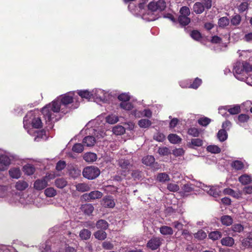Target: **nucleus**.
<instances>
[{
	"label": "nucleus",
	"mask_w": 252,
	"mask_h": 252,
	"mask_svg": "<svg viewBox=\"0 0 252 252\" xmlns=\"http://www.w3.org/2000/svg\"><path fill=\"white\" fill-rule=\"evenodd\" d=\"M74 93L68 92L61 95L53 100L51 103H49L42 108L41 113L43 115L46 124L50 128H52V123L57 121L55 113L60 112V110L64 113H67L71 109L72 103L73 102Z\"/></svg>",
	"instance_id": "f257e3e1"
},
{
	"label": "nucleus",
	"mask_w": 252,
	"mask_h": 252,
	"mask_svg": "<svg viewBox=\"0 0 252 252\" xmlns=\"http://www.w3.org/2000/svg\"><path fill=\"white\" fill-rule=\"evenodd\" d=\"M252 71V66L246 62H236L233 66V71L238 75L248 73Z\"/></svg>",
	"instance_id": "f03ea898"
},
{
	"label": "nucleus",
	"mask_w": 252,
	"mask_h": 252,
	"mask_svg": "<svg viewBox=\"0 0 252 252\" xmlns=\"http://www.w3.org/2000/svg\"><path fill=\"white\" fill-rule=\"evenodd\" d=\"M100 174L99 169L94 166H89L85 167L82 171L84 178L89 180H93L96 178Z\"/></svg>",
	"instance_id": "7ed1b4c3"
},
{
	"label": "nucleus",
	"mask_w": 252,
	"mask_h": 252,
	"mask_svg": "<svg viewBox=\"0 0 252 252\" xmlns=\"http://www.w3.org/2000/svg\"><path fill=\"white\" fill-rule=\"evenodd\" d=\"M162 241L161 238L154 236L148 241L146 247L152 251L157 250L161 246Z\"/></svg>",
	"instance_id": "20e7f679"
},
{
	"label": "nucleus",
	"mask_w": 252,
	"mask_h": 252,
	"mask_svg": "<svg viewBox=\"0 0 252 252\" xmlns=\"http://www.w3.org/2000/svg\"><path fill=\"white\" fill-rule=\"evenodd\" d=\"M48 185L47 176L44 177L41 179L36 180L34 183L33 187L37 190H41L45 189Z\"/></svg>",
	"instance_id": "39448f33"
},
{
	"label": "nucleus",
	"mask_w": 252,
	"mask_h": 252,
	"mask_svg": "<svg viewBox=\"0 0 252 252\" xmlns=\"http://www.w3.org/2000/svg\"><path fill=\"white\" fill-rule=\"evenodd\" d=\"M102 193L98 190H94L90 192L89 193H85L83 195V198L87 201L99 199L102 197Z\"/></svg>",
	"instance_id": "423d86ee"
},
{
	"label": "nucleus",
	"mask_w": 252,
	"mask_h": 252,
	"mask_svg": "<svg viewBox=\"0 0 252 252\" xmlns=\"http://www.w3.org/2000/svg\"><path fill=\"white\" fill-rule=\"evenodd\" d=\"M10 159L6 155L0 156V171L6 170L10 164Z\"/></svg>",
	"instance_id": "0eeeda50"
},
{
	"label": "nucleus",
	"mask_w": 252,
	"mask_h": 252,
	"mask_svg": "<svg viewBox=\"0 0 252 252\" xmlns=\"http://www.w3.org/2000/svg\"><path fill=\"white\" fill-rule=\"evenodd\" d=\"M119 165L123 169L122 175L124 176H126V171H128L131 166L129 160L125 159H121L119 160Z\"/></svg>",
	"instance_id": "6e6552de"
},
{
	"label": "nucleus",
	"mask_w": 252,
	"mask_h": 252,
	"mask_svg": "<svg viewBox=\"0 0 252 252\" xmlns=\"http://www.w3.org/2000/svg\"><path fill=\"white\" fill-rule=\"evenodd\" d=\"M80 209L85 215L90 216L94 211V207L91 204H85L81 205Z\"/></svg>",
	"instance_id": "1a4fd4ad"
},
{
	"label": "nucleus",
	"mask_w": 252,
	"mask_h": 252,
	"mask_svg": "<svg viewBox=\"0 0 252 252\" xmlns=\"http://www.w3.org/2000/svg\"><path fill=\"white\" fill-rule=\"evenodd\" d=\"M68 170L69 175L74 179L78 177L81 175V170L73 166H69Z\"/></svg>",
	"instance_id": "9d476101"
},
{
	"label": "nucleus",
	"mask_w": 252,
	"mask_h": 252,
	"mask_svg": "<svg viewBox=\"0 0 252 252\" xmlns=\"http://www.w3.org/2000/svg\"><path fill=\"white\" fill-rule=\"evenodd\" d=\"M159 232L163 235H172L173 234V230L172 227L166 226L162 225L159 228Z\"/></svg>",
	"instance_id": "9b49d317"
},
{
	"label": "nucleus",
	"mask_w": 252,
	"mask_h": 252,
	"mask_svg": "<svg viewBox=\"0 0 252 252\" xmlns=\"http://www.w3.org/2000/svg\"><path fill=\"white\" fill-rule=\"evenodd\" d=\"M102 204L105 207L112 208L115 205L114 200L110 197H106L103 199Z\"/></svg>",
	"instance_id": "f8f14e48"
},
{
	"label": "nucleus",
	"mask_w": 252,
	"mask_h": 252,
	"mask_svg": "<svg viewBox=\"0 0 252 252\" xmlns=\"http://www.w3.org/2000/svg\"><path fill=\"white\" fill-rule=\"evenodd\" d=\"M96 142V140L94 137L93 136H86L83 140V143L87 147L93 146Z\"/></svg>",
	"instance_id": "ddd939ff"
},
{
	"label": "nucleus",
	"mask_w": 252,
	"mask_h": 252,
	"mask_svg": "<svg viewBox=\"0 0 252 252\" xmlns=\"http://www.w3.org/2000/svg\"><path fill=\"white\" fill-rule=\"evenodd\" d=\"M220 220L222 224L225 226H230L233 223V219L228 215L222 216Z\"/></svg>",
	"instance_id": "4468645a"
},
{
	"label": "nucleus",
	"mask_w": 252,
	"mask_h": 252,
	"mask_svg": "<svg viewBox=\"0 0 252 252\" xmlns=\"http://www.w3.org/2000/svg\"><path fill=\"white\" fill-rule=\"evenodd\" d=\"M84 159L88 162H92L97 159V156L94 153H87L83 156Z\"/></svg>",
	"instance_id": "2eb2a0df"
},
{
	"label": "nucleus",
	"mask_w": 252,
	"mask_h": 252,
	"mask_svg": "<svg viewBox=\"0 0 252 252\" xmlns=\"http://www.w3.org/2000/svg\"><path fill=\"white\" fill-rule=\"evenodd\" d=\"M95 226L97 229L105 230L108 228L109 224L105 220L101 219L96 221Z\"/></svg>",
	"instance_id": "dca6fc26"
},
{
	"label": "nucleus",
	"mask_w": 252,
	"mask_h": 252,
	"mask_svg": "<svg viewBox=\"0 0 252 252\" xmlns=\"http://www.w3.org/2000/svg\"><path fill=\"white\" fill-rule=\"evenodd\" d=\"M221 244L223 246L232 247L234 244V240L232 237H225L221 240Z\"/></svg>",
	"instance_id": "f3484780"
},
{
	"label": "nucleus",
	"mask_w": 252,
	"mask_h": 252,
	"mask_svg": "<svg viewBox=\"0 0 252 252\" xmlns=\"http://www.w3.org/2000/svg\"><path fill=\"white\" fill-rule=\"evenodd\" d=\"M91 234L92 233L89 230L84 228L80 231L79 236L82 240H87L90 238Z\"/></svg>",
	"instance_id": "a211bd4d"
},
{
	"label": "nucleus",
	"mask_w": 252,
	"mask_h": 252,
	"mask_svg": "<svg viewBox=\"0 0 252 252\" xmlns=\"http://www.w3.org/2000/svg\"><path fill=\"white\" fill-rule=\"evenodd\" d=\"M32 126L34 128H40L43 126V123H42L40 117H34L32 121Z\"/></svg>",
	"instance_id": "6ab92c4d"
},
{
	"label": "nucleus",
	"mask_w": 252,
	"mask_h": 252,
	"mask_svg": "<svg viewBox=\"0 0 252 252\" xmlns=\"http://www.w3.org/2000/svg\"><path fill=\"white\" fill-rule=\"evenodd\" d=\"M231 166L235 170L238 171L242 170L244 168L245 165L242 161L235 160L232 162Z\"/></svg>",
	"instance_id": "aec40b11"
},
{
	"label": "nucleus",
	"mask_w": 252,
	"mask_h": 252,
	"mask_svg": "<svg viewBox=\"0 0 252 252\" xmlns=\"http://www.w3.org/2000/svg\"><path fill=\"white\" fill-rule=\"evenodd\" d=\"M180 24L182 27H185L188 25L190 22V19L188 16H184L183 15H179L177 22Z\"/></svg>",
	"instance_id": "412c9836"
},
{
	"label": "nucleus",
	"mask_w": 252,
	"mask_h": 252,
	"mask_svg": "<svg viewBox=\"0 0 252 252\" xmlns=\"http://www.w3.org/2000/svg\"><path fill=\"white\" fill-rule=\"evenodd\" d=\"M9 174L12 178L18 179L21 176V171L19 168H13L9 170Z\"/></svg>",
	"instance_id": "4be33fe9"
},
{
	"label": "nucleus",
	"mask_w": 252,
	"mask_h": 252,
	"mask_svg": "<svg viewBox=\"0 0 252 252\" xmlns=\"http://www.w3.org/2000/svg\"><path fill=\"white\" fill-rule=\"evenodd\" d=\"M193 10L197 14L202 13L205 10L202 3L200 2H195L193 6Z\"/></svg>",
	"instance_id": "5701e85b"
},
{
	"label": "nucleus",
	"mask_w": 252,
	"mask_h": 252,
	"mask_svg": "<svg viewBox=\"0 0 252 252\" xmlns=\"http://www.w3.org/2000/svg\"><path fill=\"white\" fill-rule=\"evenodd\" d=\"M94 237L98 240H104L107 237V233L103 230H98L94 234Z\"/></svg>",
	"instance_id": "b1692460"
},
{
	"label": "nucleus",
	"mask_w": 252,
	"mask_h": 252,
	"mask_svg": "<svg viewBox=\"0 0 252 252\" xmlns=\"http://www.w3.org/2000/svg\"><path fill=\"white\" fill-rule=\"evenodd\" d=\"M239 181L243 185H248L251 183V177L247 174H244L239 177Z\"/></svg>",
	"instance_id": "393cba45"
},
{
	"label": "nucleus",
	"mask_w": 252,
	"mask_h": 252,
	"mask_svg": "<svg viewBox=\"0 0 252 252\" xmlns=\"http://www.w3.org/2000/svg\"><path fill=\"white\" fill-rule=\"evenodd\" d=\"M168 139L172 144L179 143L182 139L176 134H170L168 136Z\"/></svg>",
	"instance_id": "a878e982"
},
{
	"label": "nucleus",
	"mask_w": 252,
	"mask_h": 252,
	"mask_svg": "<svg viewBox=\"0 0 252 252\" xmlns=\"http://www.w3.org/2000/svg\"><path fill=\"white\" fill-rule=\"evenodd\" d=\"M190 36L194 40L199 41L202 38V35L200 32L196 30H192L190 33Z\"/></svg>",
	"instance_id": "bb28decb"
},
{
	"label": "nucleus",
	"mask_w": 252,
	"mask_h": 252,
	"mask_svg": "<svg viewBox=\"0 0 252 252\" xmlns=\"http://www.w3.org/2000/svg\"><path fill=\"white\" fill-rule=\"evenodd\" d=\"M227 133L226 132V130L224 129H221L219 130L217 137L219 140L221 142H223L226 140L227 138Z\"/></svg>",
	"instance_id": "cd10ccee"
},
{
	"label": "nucleus",
	"mask_w": 252,
	"mask_h": 252,
	"mask_svg": "<svg viewBox=\"0 0 252 252\" xmlns=\"http://www.w3.org/2000/svg\"><path fill=\"white\" fill-rule=\"evenodd\" d=\"M29 186L28 184L25 181H19L15 185L16 189L20 191H22L26 189Z\"/></svg>",
	"instance_id": "c85d7f7f"
},
{
	"label": "nucleus",
	"mask_w": 252,
	"mask_h": 252,
	"mask_svg": "<svg viewBox=\"0 0 252 252\" xmlns=\"http://www.w3.org/2000/svg\"><path fill=\"white\" fill-rule=\"evenodd\" d=\"M77 94L82 98L88 99H90L93 95L92 93L88 90H79L78 91Z\"/></svg>",
	"instance_id": "c756f323"
},
{
	"label": "nucleus",
	"mask_w": 252,
	"mask_h": 252,
	"mask_svg": "<svg viewBox=\"0 0 252 252\" xmlns=\"http://www.w3.org/2000/svg\"><path fill=\"white\" fill-rule=\"evenodd\" d=\"M76 190L80 192H85L90 190V186L86 183H79L76 186Z\"/></svg>",
	"instance_id": "7c9ffc66"
},
{
	"label": "nucleus",
	"mask_w": 252,
	"mask_h": 252,
	"mask_svg": "<svg viewBox=\"0 0 252 252\" xmlns=\"http://www.w3.org/2000/svg\"><path fill=\"white\" fill-rule=\"evenodd\" d=\"M155 159L153 156H147L142 158V163L147 166H151L154 162Z\"/></svg>",
	"instance_id": "2f4dec72"
},
{
	"label": "nucleus",
	"mask_w": 252,
	"mask_h": 252,
	"mask_svg": "<svg viewBox=\"0 0 252 252\" xmlns=\"http://www.w3.org/2000/svg\"><path fill=\"white\" fill-rule=\"evenodd\" d=\"M35 168L31 164L25 165L23 167V171L25 173L28 175H32L35 172Z\"/></svg>",
	"instance_id": "473e14b6"
},
{
	"label": "nucleus",
	"mask_w": 252,
	"mask_h": 252,
	"mask_svg": "<svg viewBox=\"0 0 252 252\" xmlns=\"http://www.w3.org/2000/svg\"><path fill=\"white\" fill-rule=\"evenodd\" d=\"M157 180L160 182H165L169 181L170 179L169 176L166 173H160L158 174Z\"/></svg>",
	"instance_id": "72a5a7b5"
},
{
	"label": "nucleus",
	"mask_w": 252,
	"mask_h": 252,
	"mask_svg": "<svg viewBox=\"0 0 252 252\" xmlns=\"http://www.w3.org/2000/svg\"><path fill=\"white\" fill-rule=\"evenodd\" d=\"M151 125V121L148 119H142L138 121V125L141 128H148Z\"/></svg>",
	"instance_id": "f704fd0d"
},
{
	"label": "nucleus",
	"mask_w": 252,
	"mask_h": 252,
	"mask_svg": "<svg viewBox=\"0 0 252 252\" xmlns=\"http://www.w3.org/2000/svg\"><path fill=\"white\" fill-rule=\"evenodd\" d=\"M55 186L60 189H63L67 185L66 181L63 178H59L55 180Z\"/></svg>",
	"instance_id": "c9c22d12"
},
{
	"label": "nucleus",
	"mask_w": 252,
	"mask_h": 252,
	"mask_svg": "<svg viewBox=\"0 0 252 252\" xmlns=\"http://www.w3.org/2000/svg\"><path fill=\"white\" fill-rule=\"evenodd\" d=\"M229 20L227 17H222L219 19L218 25L220 27L224 28L229 24Z\"/></svg>",
	"instance_id": "e433bc0d"
},
{
	"label": "nucleus",
	"mask_w": 252,
	"mask_h": 252,
	"mask_svg": "<svg viewBox=\"0 0 252 252\" xmlns=\"http://www.w3.org/2000/svg\"><path fill=\"white\" fill-rule=\"evenodd\" d=\"M113 132L117 135H122L125 132V128L122 126L118 125L113 127Z\"/></svg>",
	"instance_id": "4c0bfd02"
},
{
	"label": "nucleus",
	"mask_w": 252,
	"mask_h": 252,
	"mask_svg": "<svg viewBox=\"0 0 252 252\" xmlns=\"http://www.w3.org/2000/svg\"><path fill=\"white\" fill-rule=\"evenodd\" d=\"M202 80L198 77H196L194 79L193 82L191 83L190 82V84L189 86V88H192L193 89H197L202 84Z\"/></svg>",
	"instance_id": "58836bf2"
},
{
	"label": "nucleus",
	"mask_w": 252,
	"mask_h": 252,
	"mask_svg": "<svg viewBox=\"0 0 252 252\" xmlns=\"http://www.w3.org/2000/svg\"><path fill=\"white\" fill-rule=\"evenodd\" d=\"M188 133L193 137H198L200 134V130L197 128L192 127L188 129Z\"/></svg>",
	"instance_id": "ea45409f"
},
{
	"label": "nucleus",
	"mask_w": 252,
	"mask_h": 252,
	"mask_svg": "<svg viewBox=\"0 0 252 252\" xmlns=\"http://www.w3.org/2000/svg\"><path fill=\"white\" fill-rule=\"evenodd\" d=\"M221 233L218 231H212L209 234V238L213 240H217L221 237Z\"/></svg>",
	"instance_id": "a19ab883"
},
{
	"label": "nucleus",
	"mask_w": 252,
	"mask_h": 252,
	"mask_svg": "<svg viewBox=\"0 0 252 252\" xmlns=\"http://www.w3.org/2000/svg\"><path fill=\"white\" fill-rule=\"evenodd\" d=\"M119 121L117 116L113 114L109 115L106 118V121L110 124H114Z\"/></svg>",
	"instance_id": "79ce46f5"
},
{
	"label": "nucleus",
	"mask_w": 252,
	"mask_h": 252,
	"mask_svg": "<svg viewBox=\"0 0 252 252\" xmlns=\"http://www.w3.org/2000/svg\"><path fill=\"white\" fill-rule=\"evenodd\" d=\"M241 21V17L239 14L235 15L232 16L230 22L232 25L233 26H238L239 25Z\"/></svg>",
	"instance_id": "37998d69"
},
{
	"label": "nucleus",
	"mask_w": 252,
	"mask_h": 252,
	"mask_svg": "<svg viewBox=\"0 0 252 252\" xmlns=\"http://www.w3.org/2000/svg\"><path fill=\"white\" fill-rule=\"evenodd\" d=\"M44 193L47 197H52L56 195L57 192L54 188H48L44 190Z\"/></svg>",
	"instance_id": "c03bdc74"
},
{
	"label": "nucleus",
	"mask_w": 252,
	"mask_h": 252,
	"mask_svg": "<svg viewBox=\"0 0 252 252\" xmlns=\"http://www.w3.org/2000/svg\"><path fill=\"white\" fill-rule=\"evenodd\" d=\"M156 3L157 7V11H163L166 7V2L164 0H158L156 2Z\"/></svg>",
	"instance_id": "a18cd8bd"
},
{
	"label": "nucleus",
	"mask_w": 252,
	"mask_h": 252,
	"mask_svg": "<svg viewBox=\"0 0 252 252\" xmlns=\"http://www.w3.org/2000/svg\"><path fill=\"white\" fill-rule=\"evenodd\" d=\"M211 120L207 117H202L198 120V123L202 126H206L211 122Z\"/></svg>",
	"instance_id": "49530a36"
},
{
	"label": "nucleus",
	"mask_w": 252,
	"mask_h": 252,
	"mask_svg": "<svg viewBox=\"0 0 252 252\" xmlns=\"http://www.w3.org/2000/svg\"><path fill=\"white\" fill-rule=\"evenodd\" d=\"M207 150L214 154L220 153L221 151L220 148L216 145H209L207 147Z\"/></svg>",
	"instance_id": "de8ad7c7"
},
{
	"label": "nucleus",
	"mask_w": 252,
	"mask_h": 252,
	"mask_svg": "<svg viewBox=\"0 0 252 252\" xmlns=\"http://www.w3.org/2000/svg\"><path fill=\"white\" fill-rule=\"evenodd\" d=\"M194 236L198 240H202L207 237V234L203 230H200L194 234Z\"/></svg>",
	"instance_id": "09e8293b"
},
{
	"label": "nucleus",
	"mask_w": 252,
	"mask_h": 252,
	"mask_svg": "<svg viewBox=\"0 0 252 252\" xmlns=\"http://www.w3.org/2000/svg\"><path fill=\"white\" fill-rule=\"evenodd\" d=\"M231 229L234 232L240 233L244 230V226L240 223H235L232 225Z\"/></svg>",
	"instance_id": "8fccbe9b"
},
{
	"label": "nucleus",
	"mask_w": 252,
	"mask_h": 252,
	"mask_svg": "<svg viewBox=\"0 0 252 252\" xmlns=\"http://www.w3.org/2000/svg\"><path fill=\"white\" fill-rule=\"evenodd\" d=\"M220 192V191H219V189H218L217 188H216L215 187H212L209 189V190L208 191V193L210 195H211L215 197H217L219 196Z\"/></svg>",
	"instance_id": "3c124183"
},
{
	"label": "nucleus",
	"mask_w": 252,
	"mask_h": 252,
	"mask_svg": "<svg viewBox=\"0 0 252 252\" xmlns=\"http://www.w3.org/2000/svg\"><path fill=\"white\" fill-rule=\"evenodd\" d=\"M84 150L83 145L81 143L75 144L72 147V150L77 153H81Z\"/></svg>",
	"instance_id": "603ef678"
},
{
	"label": "nucleus",
	"mask_w": 252,
	"mask_h": 252,
	"mask_svg": "<svg viewBox=\"0 0 252 252\" xmlns=\"http://www.w3.org/2000/svg\"><path fill=\"white\" fill-rule=\"evenodd\" d=\"M179 13L180 14V15L189 16L190 14V11L189 8L188 6H184L180 8Z\"/></svg>",
	"instance_id": "864d4df0"
},
{
	"label": "nucleus",
	"mask_w": 252,
	"mask_h": 252,
	"mask_svg": "<svg viewBox=\"0 0 252 252\" xmlns=\"http://www.w3.org/2000/svg\"><path fill=\"white\" fill-rule=\"evenodd\" d=\"M250 119L249 115L245 114H240L238 116V121L240 123H247Z\"/></svg>",
	"instance_id": "5fc2aeb1"
},
{
	"label": "nucleus",
	"mask_w": 252,
	"mask_h": 252,
	"mask_svg": "<svg viewBox=\"0 0 252 252\" xmlns=\"http://www.w3.org/2000/svg\"><path fill=\"white\" fill-rule=\"evenodd\" d=\"M120 106L121 108L126 110H131L133 108L132 104L128 101L122 102L120 104Z\"/></svg>",
	"instance_id": "6e6d98bb"
},
{
	"label": "nucleus",
	"mask_w": 252,
	"mask_h": 252,
	"mask_svg": "<svg viewBox=\"0 0 252 252\" xmlns=\"http://www.w3.org/2000/svg\"><path fill=\"white\" fill-rule=\"evenodd\" d=\"M158 153L163 156H168L170 153L169 149L166 147H159L158 149Z\"/></svg>",
	"instance_id": "4d7b16f0"
},
{
	"label": "nucleus",
	"mask_w": 252,
	"mask_h": 252,
	"mask_svg": "<svg viewBox=\"0 0 252 252\" xmlns=\"http://www.w3.org/2000/svg\"><path fill=\"white\" fill-rule=\"evenodd\" d=\"M242 245L245 247H252V238L248 237L242 241Z\"/></svg>",
	"instance_id": "13d9d810"
},
{
	"label": "nucleus",
	"mask_w": 252,
	"mask_h": 252,
	"mask_svg": "<svg viewBox=\"0 0 252 252\" xmlns=\"http://www.w3.org/2000/svg\"><path fill=\"white\" fill-rule=\"evenodd\" d=\"M228 112L232 115L238 114L241 112V108L239 105H235L228 109Z\"/></svg>",
	"instance_id": "bf43d9fd"
},
{
	"label": "nucleus",
	"mask_w": 252,
	"mask_h": 252,
	"mask_svg": "<svg viewBox=\"0 0 252 252\" xmlns=\"http://www.w3.org/2000/svg\"><path fill=\"white\" fill-rule=\"evenodd\" d=\"M154 139L158 142H163L165 139V136L161 132H157L154 136Z\"/></svg>",
	"instance_id": "052dcab7"
},
{
	"label": "nucleus",
	"mask_w": 252,
	"mask_h": 252,
	"mask_svg": "<svg viewBox=\"0 0 252 252\" xmlns=\"http://www.w3.org/2000/svg\"><path fill=\"white\" fill-rule=\"evenodd\" d=\"M167 189L170 191L176 192L179 190V186L173 183H169L167 185Z\"/></svg>",
	"instance_id": "680f3d73"
},
{
	"label": "nucleus",
	"mask_w": 252,
	"mask_h": 252,
	"mask_svg": "<svg viewBox=\"0 0 252 252\" xmlns=\"http://www.w3.org/2000/svg\"><path fill=\"white\" fill-rule=\"evenodd\" d=\"M202 5L204 7V9L209 10L212 6V0H203Z\"/></svg>",
	"instance_id": "e2e57ef3"
},
{
	"label": "nucleus",
	"mask_w": 252,
	"mask_h": 252,
	"mask_svg": "<svg viewBox=\"0 0 252 252\" xmlns=\"http://www.w3.org/2000/svg\"><path fill=\"white\" fill-rule=\"evenodd\" d=\"M66 166V163L64 161L60 160L56 164V169L57 170L60 171L63 169Z\"/></svg>",
	"instance_id": "0e129e2a"
},
{
	"label": "nucleus",
	"mask_w": 252,
	"mask_h": 252,
	"mask_svg": "<svg viewBox=\"0 0 252 252\" xmlns=\"http://www.w3.org/2000/svg\"><path fill=\"white\" fill-rule=\"evenodd\" d=\"M118 98L119 100L125 102V101H128L130 100V96L129 95L126 93H123L121 94H120Z\"/></svg>",
	"instance_id": "69168bd1"
},
{
	"label": "nucleus",
	"mask_w": 252,
	"mask_h": 252,
	"mask_svg": "<svg viewBox=\"0 0 252 252\" xmlns=\"http://www.w3.org/2000/svg\"><path fill=\"white\" fill-rule=\"evenodd\" d=\"M191 144L194 146L200 147L203 144V141L199 138H194L191 140Z\"/></svg>",
	"instance_id": "338daca9"
},
{
	"label": "nucleus",
	"mask_w": 252,
	"mask_h": 252,
	"mask_svg": "<svg viewBox=\"0 0 252 252\" xmlns=\"http://www.w3.org/2000/svg\"><path fill=\"white\" fill-rule=\"evenodd\" d=\"M182 189L184 193H189L193 190V188L190 184H186L183 186Z\"/></svg>",
	"instance_id": "774afa93"
}]
</instances>
